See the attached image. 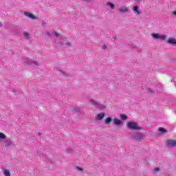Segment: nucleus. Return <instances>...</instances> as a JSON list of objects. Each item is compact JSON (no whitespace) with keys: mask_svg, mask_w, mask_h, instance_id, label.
<instances>
[{"mask_svg":"<svg viewBox=\"0 0 176 176\" xmlns=\"http://www.w3.org/2000/svg\"><path fill=\"white\" fill-rule=\"evenodd\" d=\"M126 127L129 130H135L131 135V140H133L135 142H138L140 141H142L144 138H145V133L139 131L138 130H144L142 126H140L138 122H128L126 124Z\"/></svg>","mask_w":176,"mask_h":176,"instance_id":"obj_1","label":"nucleus"},{"mask_svg":"<svg viewBox=\"0 0 176 176\" xmlns=\"http://www.w3.org/2000/svg\"><path fill=\"white\" fill-rule=\"evenodd\" d=\"M89 102H91V104L94 105V107H95V108H97V109L102 110V109H105V108H107V107L104 104H102L100 103L99 102L94 100V99H90Z\"/></svg>","mask_w":176,"mask_h":176,"instance_id":"obj_2","label":"nucleus"},{"mask_svg":"<svg viewBox=\"0 0 176 176\" xmlns=\"http://www.w3.org/2000/svg\"><path fill=\"white\" fill-rule=\"evenodd\" d=\"M1 140H3V144L4 145V146L6 148H10L12 146H14L16 144H14V142H13V140L8 138L6 139V138L4 139H0V141Z\"/></svg>","mask_w":176,"mask_h":176,"instance_id":"obj_3","label":"nucleus"},{"mask_svg":"<svg viewBox=\"0 0 176 176\" xmlns=\"http://www.w3.org/2000/svg\"><path fill=\"white\" fill-rule=\"evenodd\" d=\"M151 36L153 39L157 40L161 39V41H166V39H167V36L165 34H160L159 33H152Z\"/></svg>","mask_w":176,"mask_h":176,"instance_id":"obj_4","label":"nucleus"},{"mask_svg":"<svg viewBox=\"0 0 176 176\" xmlns=\"http://www.w3.org/2000/svg\"><path fill=\"white\" fill-rule=\"evenodd\" d=\"M166 145L168 148H175L176 146V140L168 139L166 142Z\"/></svg>","mask_w":176,"mask_h":176,"instance_id":"obj_5","label":"nucleus"},{"mask_svg":"<svg viewBox=\"0 0 176 176\" xmlns=\"http://www.w3.org/2000/svg\"><path fill=\"white\" fill-rule=\"evenodd\" d=\"M132 10L135 16H140L141 14V10H140V6H134Z\"/></svg>","mask_w":176,"mask_h":176,"instance_id":"obj_6","label":"nucleus"},{"mask_svg":"<svg viewBox=\"0 0 176 176\" xmlns=\"http://www.w3.org/2000/svg\"><path fill=\"white\" fill-rule=\"evenodd\" d=\"M28 65H34V67H38L39 63L37 61H34L32 60L28 59L25 62Z\"/></svg>","mask_w":176,"mask_h":176,"instance_id":"obj_7","label":"nucleus"},{"mask_svg":"<svg viewBox=\"0 0 176 176\" xmlns=\"http://www.w3.org/2000/svg\"><path fill=\"white\" fill-rule=\"evenodd\" d=\"M118 12H120V13H129L130 12V10H129L127 7L123 6L118 9Z\"/></svg>","mask_w":176,"mask_h":176,"instance_id":"obj_8","label":"nucleus"},{"mask_svg":"<svg viewBox=\"0 0 176 176\" xmlns=\"http://www.w3.org/2000/svg\"><path fill=\"white\" fill-rule=\"evenodd\" d=\"M113 123L115 126H122V124H123V122L118 118H114L113 120Z\"/></svg>","mask_w":176,"mask_h":176,"instance_id":"obj_9","label":"nucleus"},{"mask_svg":"<svg viewBox=\"0 0 176 176\" xmlns=\"http://www.w3.org/2000/svg\"><path fill=\"white\" fill-rule=\"evenodd\" d=\"M25 16H26L27 17H29V19H33V20L36 19V16H35V15H34L32 13L29 12H24Z\"/></svg>","mask_w":176,"mask_h":176,"instance_id":"obj_10","label":"nucleus"},{"mask_svg":"<svg viewBox=\"0 0 176 176\" xmlns=\"http://www.w3.org/2000/svg\"><path fill=\"white\" fill-rule=\"evenodd\" d=\"M103 118H105V113H98L96 116L97 120H102Z\"/></svg>","mask_w":176,"mask_h":176,"instance_id":"obj_11","label":"nucleus"},{"mask_svg":"<svg viewBox=\"0 0 176 176\" xmlns=\"http://www.w3.org/2000/svg\"><path fill=\"white\" fill-rule=\"evenodd\" d=\"M39 156L41 157V159L44 160H47V162H52V159L47 157L46 155H45L43 153L39 154Z\"/></svg>","mask_w":176,"mask_h":176,"instance_id":"obj_12","label":"nucleus"},{"mask_svg":"<svg viewBox=\"0 0 176 176\" xmlns=\"http://www.w3.org/2000/svg\"><path fill=\"white\" fill-rule=\"evenodd\" d=\"M25 39H26L27 41L31 39V35H30V33L27 32H23V34Z\"/></svg>","mask_w":176,"mask_h":176,"instance_id":"obj_13","label":"nucleus"},{"mask_svg":"<svg viewBox=\"0 0 176 176\" xmlns=\"http://www.w3.org/2000/svg\"><path fill=\"white\" fill-rule=\"evenodd\" d=\"M167 43H168L169 45H176V39L169 38L167 41Z\"/></svg>","mask_w":176,"mask_h":176,"instance_id":"obj_14","label":"nucleus"},{"mask_svg":"<svg viewBox=\"0 0 176 176\" xmlns=\"http://www.w3.org/2000/svg\"><path fill=\"white\" fill-rule=\"evenodd\" d=\"M158 131H160V134H166L167 133V130L163 127H160L158 129Z\"/></svg>","mask_w":176,"mask_h":176,"instance_id":"obj_15","label":"nucleus"},{"mask_svg":"<svg viewBox=\"0 0 176 176\" xmlns=\"http://www.w3.org/2000/svg\"><path fill=\"white\" fill-rule=\"evenodd\" d=\"M111 122H112V117H107L105 120H104V123L106 124H111Z\"/></svg>","mask_w":176,"mask_h":176,"instance_id":"obj_16","label":"nucleus"},{"mask_svg":"<svg viewBox=\"0 0 176 176\" xmlns=\"http://www.w3.org/2000/svg\"><path fill=\"white\" fill-rule=\"evenodd\" d=\"M107 6H109L110 9H112V10L115 9V4H113V3L107 2Z\"/></svg>","mask_w":176,"mask_h":176,"instance_id":"obj_17","label":"nucleus"},{"mask_svg":"<svg viewBox=\"0 0 176 176\" xmlns=\"http://www.w3.org/2000/svg\"><path fill=\"white\" fill-rule=\"evenodd\" d=\"M52 36L54 38H58L60 36V34H58L57 32L54 31V32L52 33Z\"/></svg>","mask_w":176,"mask_h":176,"instance_id":"obj_18","label":"nucleus"},{"mask_svg":"<svg viewBox=\"0 0 176 176\" xmlns=\"http://www.w3.org/2000/svg\"><path fill=\"white\" fill-rule=\"evenodd\" d=\"M120 117L121 118L122 120H127V116H126L125 114H120Z\"/></svg>","mask_w":176,"mask_h":176,"instance_id":"obj_19","label":"nucleus"},{"mask_svg":"<svg viewBox=\"0 0 176 176\" xmlns=\"http://www.w3.org/2000/svg\"><path fill=\"white\" fill-rule=\"evenodd\" d=\"M3 174L5 176H10V171L8 169H5L3 171Z\"/></svg>","mask_w":176,"mask_h":176,"instance_id":"obj_20","label":"nucleus"},{"mask_svg":"<svg viewBox=\"0 0 176 176\" xmlns=\"http://www.w3.org/2000/svg\"><path fill=\"white\" fill-rule=\"evenodd\" d=\"M6 135L3 133H0V140H5Z\"/></svg>","mask_w":176,"mask_h":176,"instance_id":"obj_21","label":"nucleus"},{"mask_svg":"<svg viewBox=\"0 0 176 176\" xmlns=\"http://www.w3.org/2000/svg\"><path fill=\"white\" fill-rule=\"evenodd\" d=\"M76 170H78V171H81V173H83L85 171V169L80 166H76Z\"/></svg>","mask_w":176,"mask_h":176,"instance_id":"obj_22","label":"nucleus"},{"mask_svg":"<svg viewBox=\"0 0 176 176\" xmlns=\"http://www.w3.org/2000/svg\"><path fill=\"white\" fill-rule=\"evenodd\" d=\"M66 151L68 153H72L74 152V149L71 147H68L66 148Z\"/></svg>","mask_w":176,"mask_h":176,"instance_id":"obj_23","label":"nucleus"},{"mask_svg":"<svg viewBox=\"0 0 176 176\" xmlns=\"http://www.w3.org/2000/svg\"><path fill=\"white\" fill-rule=\"evenodd\" d=\"M73 111H74V112L79 113V112H80V107H76L73 109Z\"/></svg>","mask_w":176,"mask_h":176,"instance_id":"obj_24","label":"nucleus"},{"mask_svg":"<svg viewBox=\"0 0 176 176\" xmlns=\"http://www.w3.org/2000/svg\"><path fill=\"white\" fill-rule=\"evenodd\" d=\"M147 91H148V93L151 94H154V93H155V90L152 89L151 88H148Z\"/></svg>","mask_w":176,"mask_h":176,"instance_id":"obj_25","label":"nucleus"},{"mask_svg":"<svg viewBox=\"0 0 176 176\" xmlns=\"http://www.w3.org/2000/svg\"><path fill=\"white\" fill-rule=\"evenodd\" d=\"M160 171V168H155L153 170V174H156V173H159Z\"/></svg>","mask_w":176,"mask_h":176,"instance_id":"obj_26","label":"nucleus"},{"mask_svg":"<svg viewBox=\"0 0 176 176\" xmlns=\"http://www.w3.org/2000/svg\"><path fill=\"white\" fill-rule=\"evenodd\" d=\"M45 35H47V36H52V34L50 32H45Z\"/></svg>","mask_w":176,"mask_h":176,"instance_id":"obj_27","label":"nucleus"},{"mask_svg":"<svg viewBox=\"0 0 176 176\" xmlns=\"http://www.w3.org/2000/svg\"><path fill=\"white\" fill-rule=\"evenodd\" d=\"M60 72H62V74H63L64 76H66V78L68 76V74H67V73H65V72H64L63 70H60Z\"/></svg>","mask_w":176,"mask_h":176,"instance_id":"obj_28","label":"nucleus"},{"mask_svg":"<svg viewBox=\"0 0 176 176\" xmlns=\"http://www.w3.org/2000/svg\"><path fill=\"white\" fill-rule=\"evenodd\" d=\"M66 46H67V47H70L71 46H72V43H71L69 42H67L66 43Z\"/></svg>","mask_w":176,"mask_h":176,"instance_id":"obj_29","label":"nucleus"},{"mask_svg":"<svg viewBox=\"0 0 176 176\" xmlns=\"http://www.w3.org/2000/svg\"><path fill=\"white\" fill-rule=\"evenodd\" d=\"M58 46H63L64 45V43L59 41V42H58Z\"/></svg>","mask_w":176,"mask_h":176,"instance_id":"obj_30","label":"nucleus"},{"mask_svg":"<svg viewBox=\"0 0 176 176\" xmlns=\"http://www.w3.org/2000/svg\"><path fill=\"white\" fill-rule=\"evenodd\" d=\"M46 24H47V23L46 22V21H42V25H43V26L46 25Z\"/></svg>","mask_w":176,"mask_h":176,"instance_id":"obj_31","label":"nucleus"},{"mask_svg":"<svg viewBox=\"0 0 176 176\" xmlns=\"http://www.w3.org/2000/svg\"><path fill=\"white\" fill-rule=\"evenodd\" d=\"M84 1L85 2H93V0H82Z\"/></svg>","mask_w":176,"mask_h":176,"instance_id":"obj_32","label":"nucleus"},{"mask_svg":"<svg viewBox=\"0 0 176 176\" xmlns=\"http://www.w3.org/2000/svg\"><path fill=\"white\" fill-rule=\"evenodd\" d=\"M102 49H104V50H105V49H107V45H103L102 47Z\"/></svg>","mask_w":176,"mask_h":176,"instance_id":"obj_33","label":"nucleus"},{"mask_svg":"<svg viewBox=\"0 0 176 176\" xmlns=\"http://www.w3.org/2000/svg\"><path fill=\"white\" fill-rule=\"evenodd\" d=\"M173 16H176V10L173 12Z\"/></svg>","mask_w":176,"mask_h":176,"instance_id":"obj_34","label":"nucleus"},{"mask_svg":"<svg viewBox=\"0 0 176 176\" xmlns=\"http://www.w3.org/2000/svg\"><path fill=\"white\" fill-rule=\"evenodd\" d=\"M138 2H141L142 0H136Z\"/></svg>","mask_w":176,"mask_h":176,"instance_id":"obj_35","label":"nucleus"},{"mask_svg":"<svg viewBox=\"0 0 176 176\" xmlns=\"http://www.w3.org/2000/svg\"><path fill=\"white\" fill-rule=\"evenodd\" d=\"M131 47L133 48L135 47V46H134V45H131Z\"/></svg>","mask_w":176,"mask_h":176,"instance_id":"obj_36","label":"nucleus"},{"mask_svg":"<svg viewBox=\"0 0 176 176\" xmlns=\"http://www.w3.org/2000/svg\"><path fill=\"white\" fill-rule=\"evenodd\" d=\"M113 39H116V36H113Z\"/></svg>","mask_w":176,"mask_h":176,"instance_id":"obj_37","label":"nucleus"},{"mask_svg":"<svg viewBox=\"0 0 176 176\" xmlns=\"http://www.w3.org/2000/svg\"><path fill=\"white\" fill-rule=\"evenodd\" d=\"M0 27H2V23H0Z\"/></svg>","mask_w":176,"mask_h":176,"instance_id":"obj_38","label":"nucleus"},{"mask_svg":"<svg viewBox=\"0 0 176 176\" xmlns=\"http://www.w3.org/2000/svg\"><path fill=\"white\" fill-rule=\"evenodd\" d=\"M38 135H41V133L40 132H38Z\"/></svg>","mask_w":176,"mask_h":176,"instance_id":"obj_39","label":"nucleus"}]
</instances>
